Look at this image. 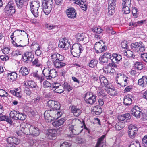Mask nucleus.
Instances as JSON below:
<instances>
[{
    "mask_svg": "<svg viewBox=\"0 0 147 147\" xmlns=\"http://www.w3.org/2000/svg\"><path fill=\"white\" fill-rule=\"evenodd\" d=\"M30 134L34 136H37L40 133V131L38 128L32 126H30Z\"/></svg>",
    "mask_w": 147,
    "mask_h": 147,
    "instance_id": "2eb2a0df",
    "label": "nucleus"
},
{
    "mask_svg": "<svg viewBox=\"0 0 147 147\" xmlns=\"http://www.w3.org/2000/svg\"><path fill=\"white\" fill-rule=\"evenodd\" d=\"M19 72L23 76H25L29 74L28 69L25 67H22L20 69Z\"/></svg>",
    "mask_w": 147,
    "mask_h": 147,
    "instance_id": "c756f323",
    "label": "nucleus"
},
{
    "mask_svg": "<svg viewBox=\"0 0 147 147\" xmlns=\"http://www.w3.org/2000/svg\"><path fill=\"white\" fill-rule=\"evenodd\" d=\"M42 6L44 13L46 15H48L51 12L53 6V0H43Z\"/></svg>",
    "mask_w": 147,
    "mask_h": 147,
    "instance_id": "f257e3e1",
    "label": "nucleus"
},
{
    "mask_svg": "<svg viewBox=\"0 0 147 147\" xmlns=\"http://www.w3.org/2000/svg\"><path fill=\"white\" fill-rule=\"evenodd\" d=\"M131 114L136 118H139L140 117L142 112L138 106H135L131 109Z\"/></svg>",
    "mask_w": 147,
    "mask_h": 147,
    "instance_id": "9b49d317",
    "label": "nucleus"
},
{
    "mask_svg": "<svg viewBox=\"0 0 147 147\" xmlns=\"http://www.w3.org/2000/svg\"><path fill=\"white\" fill-rule=\"evenodd\" d=\"M53 64L55 67L57 69H59L63 67L65 65V63L62 61L57 60L53 62Z\"/></svg>",
    "mask_w": 147,
    "mask_h": 147,
    "instance_id": "412c9836",
    "label": "nucleus"
},
{
    "mask_svg": "<svg viewBox=\"0 0 147 147\" xmlns=\"http://www.w3.org/2000/svg\"><path fill=\"white\" fill-rule=\"evenodd\" d=\"M28 126H30V125L27 124L23 122L22 123L20 126V129L22 132L23 130L25 129V128H26L27 127H28Z\"/></svg>",
    "mask_w": 147,
    "mask_h": 147,
    "instance_id": "864d4df0",
    "label": "nucleus"
},
{
    "mask_svg": "<svg viewBox=\"0 0 147 147\" xmlns=\"http://www.w3.org/2000/svg\"><path fill=\"white\" fill-rule=\"evenodd\" d=\"M108 90H107V93H109V94L111 96H114L115 95V92L116 91L115 90H113L111 88H109Z\"/></svg>",
    "mask_w": 147,
    "mask_h": 147,
    "instance_id": "0e129e2a",
    "label": "nucleus"
},
{
    "mask_svg": "<svg viewBox=\"0 0 147 147\" xmlns=\"http://www.w3.org/2000/svg\"><path fill=\"white\" fill-rule=\"evenodd\" d=\"M19 112L16 111H11L9 114L10 117L14 119L17 120L18 115Z\"/></svg>",
    "mask_w": 147,
    "mask_h": 147,
    "instance_id": "7c9ffc66",
    "label": "nucleus"
},
{
    "mask_svg": "<svg viewBox=\"0 0 147 147\" xmlns=\"http://www.w3.org/2000/svg\"><path fill=\"white\" fill-rule=\"evenodd\" d=\"M138 131V128L137 127L132 125H130L129 127L128 132L129 137L130 138L133 139L137 133Z\"/></svg>",
    "mask_w": 147,
    "mask_h": 147,
    "instance_id": "6e6552de",
    "label": "nucleus"
},
{
    "mask_svg": "<svg viewBox=\"0 0 147 147\" xmlns=\"http://www.w3.org/2000/svg\"><path fill=\"white\" fill-rule=\"evenodd\" d=\"M17 74L15 72H12L8 74V79L11 82H13L16 80L17 78Z\"/></svg>",
    "mask_w": 147,
    "mask_h": 147,
    "instance_id": "5701e85b",
    "label": "nucleus"
},
{
    "mask_svg": "<svg viewBox=\"0 0 147 147\" xmlns=\"http://www.w3.org/2000/svg\"><path fill=\"white\" fill-rule=\"evenodd\" d=\"M16 4L19 8H22L24 5L26 4V2L24 0H16Z\"/></svg>",
    "mask_w": 147,
    "mask_h": 147,
    "instance_id": "72a5a7b5",
    "label": "nucleus"
},
{
    "mask_svg": "<svg viewBox=\"0 0 147 147\" xmlns=\"http://www.w3.org/2000/svg\"><path fill=\"white\" fill-rule=\"evenodd\" d=\"M93 110L97 115H100L102 112L101 107L98 105L94 106L93 108Z\"/></svg>",
    "mask_w": 147,
    "mask_h": 147,
    "instance_id": "cd10ccee",
    "label": "nucleus"
},
{
    "mask_svg": "<svg viewBox=\"0 0 147 147\" xmlns=\"http://www.w3.org/2000/svg\"><path fill=\"white\" fill-rule=\"evenodd\" d=\"M116 0H109L108 2V6L109 8L115 9L116 5Z\"/></svg>",
    "mask_w": 147,
    "mask_h": 147,
    "instance_id": "2f4dec72",
    "label": "nucleus"
},
{
    "mask_svg": "<svg viewBox=\"0 0 147 147\" xmlns=\"http://www.w3.org/2000/svg\"><path fill=\"white\" fill-rule=\"evenodd\" d=\"M34 57V55L30 52H25L23 56V59L24 62L27 61H31Z\"/></svg>",
    "mask_w": 147,
    "mask_h": 147,
    "instance_id": "f8f14e48",
    "label": "nucleus"
},
{
    "mask_svg": "<svg viewBox=\"0 0 147 147\" xmlns=\"http://www.w3.org/2000/svg\"><path fill=\"white\" fill-rule=\"evenodd\" d=\"M51 119L53 118L55 119H57L61 117L63 114L61 112L57 111L51 109Z\"/></svg>",
    "mask_w": 147,
    "mask_h": 147,
    "instance_id": "6ab92c4d",
    "label": "nucleus"
},
{
    "mask_svg": "<svg viewBox=\"0 0 147 147\" xmlns=\"http://www.w3.org/2000/svg\"><path fill=\"white\" fill-rule=\"evenodd\" d=\"M115 70L113 68H110L109 69V68L104 69V72L107 73H114L115 72Z\"/></svg>",
    "mask_w": 147,
    "mask_h": 147,
    "instance_id": "4d7b16f0",
    "label": "nucleus"
},
{
    "mask_svg": "<svg viewBox=\"0 0 147 147\" xmlns=\"http://www.w3.org/2000/svg\"><path fill=\"white\" fill-rule=\"evenodd\" d=\"M38 8H33V9H31L32 13L36 17H37L38 16Z\"/></svg>",
    "mask_w": 147,
    "mask_h": 147,
    "instance_id": "49530a36",
    "label": "nucleus"
},
{
    "mask_svg": "<svg viewBox=\"0 0 147 147\" xmlns=\"http://www.w3.org/2000/svg\"><path fill=\"white\" fill-rule=\"evenodd\" d=\"M71 111L74 115L76 117L80 115L82 112V110L81 108H78L75 106H72Z\"/></svg>",
    "mask_w": 147,
    "mask_h": 147,
    "instance_id": "a211bd4d",
    "label": "nucleus"
},
{
    "mask_svg": "<svg viewBox=\"0 0 147 147\" xmlns=\"http://www.w3.org/2000/svg\"><path fill=\"white\" fill-rule=\"evenodd\" d=\"M57 55L56 61H62L63 60L64 57L62 55L57 53Z\"/></svg>",
    "mask_w": 147,
    "mask_h": 147,
    "instance_id": "774afa93",
    "label": "nucleus"
},
{
    "mask_svg": "<svg viewBox=\"0 0 147 147\" xmlns=\"http://www.w3.org/2000/svg\"><path fill=\"white\" fill-rule=\"evenodd\" d=\"M66 13L68 17L70 18H74L76 17V13L73 8H69L66 10Z\"/></svg>",
    "mask_w": 147,
    "mask_h": 147,
    "instance_id": "ddd939ff",
    "label": "nucleus"
},
{
    "mask_svg": "<svg viewBox=\"0 0 147 147\" xmlns=\"http://www.w3.org/2000/svg\"><path fill=\"white\" fill-rule=\"evenodd\" d=\"M30 3L31 9H33L35 8H37L40 6L39 2L38 0H32Z\"/></svg>",
    "mask_w": 147,
    "mask_h": 147,
    "instance_id": "a878e982",
    "label": "nucleus"
},
{
    "mask_svg": "<svg viewBox=\"0 0 147 147\" xmlns=\"http://www.w3.org/2000/svg\"><path fill=\"white\" fill-rule=\"evenodd\" d=\"M4 11L8 15H11L16 11L15 5L13 1H9L4 9Z\"/></svg>",
    "mask_w": 147,
    "mask_h": 147,
    "instance_id": "7ed1b4c3",
    "label": "nucleus"
},
{
    "mask_svg": "<svg viewBox=\"0 0 147 147\" xmlns=\"http://www.w3.org/2000/svg\"><path fill=\"white\" fill-rule=\"evenodd\" d=\"M147 83V78L144 76L139 79L138 81V84L140 86L142 85L143 87L145 86Z\"/></svg>",
    "mask_w": 147,
    "mask_h": 147,
    "instance_id": "bb28decb",
    "label": "nucleus"
},
{
    "mask_svg": "<svg viewBox=\"0 0 147 147\" xmlns=\"http://www.w3.org/2000/svg\"><path fill=\"white\" fill-rule=\"evenodd\" d=\"M83 49L81 45L78 43L75 44L73 45L72 47L71 48V52L74 57H79Z\"/></svg>",
    "mask_w": 147,
    "mask_h": 147,
    "instance_id": "f03ea898",
    "label": "nucleus"
},
{
    "mask_svg": "<svg viewBox=\"0 0 147 147\" xmlns=\"http://www.w3.org/2000/svg\"><path fill=\"white\" fill-rule=\"evenodd\" d=\"M13 34H14L15 40L17 42H20L22 39V34L20 33V31L18 30H17L13 33Z\"/></svg>",
    "mask_w": 147,
    "mask_h": 147,
    "instance_id": "dca6fc26",
    "label": "nucleus"
},
{
    "mask_svg": "<svg viewBox=\"0 0 147 147\" xmlns=\"http://www.w3.org/2000/svg\"><path fill=\"white\" fill-rule=\"evenodd\" d=\"M107 47L105 45L102 46L101 42H96L94 45V48L96 52L100 53L105 51Z\"/></svg>",
    "mask_w": 147,
    "mask_h": 147,
    "instance_id": "1a4fd4ad",
    "label": "nucleus"
},
{
    "mask_svg": "<svg viewBox=\"0 0 147 147\" xmlns=\"http://www.w3.org/2000/svg\"><path fill=\"white\" fill-rule=\"evenodd\" d=\"M69 130L73 134L75 135H77L81 132L79 131L78 129L74 127L73 126L70 127Z\"/></svg>",
    "mask_w": 147,
    "mask_h": 147,
    "instance_id": "e433bc0d",
    "label": "nucleus"
},
{
    "mask_svg": "<svg viewBox=\"0 0 147 147\" xmlns=\"http://www.w3.org/2000/svg\"><path fill=\"white\" fill-rule=\"evenodd\" d=\"M24 92L28 96H30L31 93V91L29 88L27 87H25L24 88Z\"/></svg>",
    "mask_w": 147,
    "mask_h": 147,
    "instance_id": "052dcab7",
    "label": "nucleus"
},
{
    "mask_svg": "<svg viewBox=\"0 0 147 147\" xmlns=\"http://www.w3.org/2000/svg\"><path fill=\"white\" fill-rule=\"evenodd\" d=\"M141 57L143 60L144 61L147 62V53H143L141 55Z\"/></svg>",
    "mask_w": 147,
    "mask_h": 147,
    "instance_id": "680f3d73",
    "label": "nucleus"
},
{
    "mask_svg": "<svg viewBox=\"0 0 147 147\" xmlns=\"http://www.w3.org/2000/svg\"><path fill=\"white\" fill-rule=\"evenodd\" d=\"M26 118V116L25 115L19 112L18 115L17 120H24Z\"/></svg>",
    "mask_w": 147,
    "mask_h": 147,
    "instance_id": "09e8293b",
    "label": "nucleus"
},
{
    "mask_svg": "<svg viewBox=\"0 0 147 147\" xmlns=\"http://www.w3.org/2000/svg\"><path fill=\"white\" fill-rule=\"evenodd\" d=\"M60 107V105L59 102L57 101H55V105H54L53 109L56 110H58L59 109Z\"/></svg>",
    "mask_w": 147,
    "mask_h": 147,
    "instance_id": "e2e57ef3",
    "label": "nucleus"
},
{
    "mask_svg": "<svg viewBox=\"0 0 147 147\" xmlns=\"http://www.w3.org/2000/svg\"><path fill=\"white\" fill-rule=\"evenodd\" d=\"M126 77L122 73H119L117 74L116 82L118 84L121 86H125L127 85Z\"/></svg>",
    "mask_w": 147,
    "mask_h": 147,
    "instance_id": "39448f33",
    "label": "nucleus"
},
{
    "mask_svg": "<svg viewBox=\"0 0 147 147\" xmlns=\"http://www.w3.org/2000/svg\"><path fill=\"white\" fill-rule=\"evenodd\" d=\"M92 30L93 32L98 34H100L103 31L100 27L98 26H94L92 28Z\"/></svg>",
    "mask_w": 147,
    "mask_h": 147,
    "instance_id": "c9c22d12",
    "label": "nucleus"
},
{
    "mask_svg": "<svg viewBox=\"0 0 147 147\" xmlns=\"http://www.w3.org/2000/svg\"><path fill=\"white\" fill-rule=\"evenodd\" d=\"M45 25L46 28L49 30L53 29L55 28V25L49 23H47Z\"/></svg>",
    "mask_w": 147,
    "mask_h": 147,
    "instance_id": "3c124183",
    "label": "nucleus"
},
{
    "mask_svg": "<svg viewBox=\"0 0 147 147\" xmlns=\"http://www.w3.org/2000/svg\"><path fill=\"white\" fill-rule=\"evenodd\" d=\"M54 90L56 92L59 93H61L64 92V88L63 86L61 85L58 87L54 89Z\"/></svg>",
    "mask_w": 147,
    "mask_h": 147,
    "instance_id": "a19ab883",
    "label": "nucleus"
},
{
    "mask_svg": "<svg viewBox=\"0 0 147 147\" xmlns=\"http://www.w3.org/2000/svg\"><path fill=\"white\" fill-rule=\"evenodd\" d=\"M99 60L100 63L102 64L105 63H108V59L103 55L99 58Z\"/></svg>",
    "mask_w": 147,
    "mask_h": 147,
    "instance_id": "c03bdc74",
    "label": "nucleus"
},
{
    "mask_svg": "<svg viewBox=\"0 0 147 147\" xmlns=\"http://www.w3.org/2000/svg\"><path fill=\"white\" fill-rule=\"evenodd\" d=\"M78 5H80L82 9L84 10H86L87 9V5L85 2H84L81 1Z\"/></svg>",
    "mask_w": 147,
    "mask_h": 147,
    "instance_id": "8fccbe9b",
    "label": "nucleus"
},
{
    "mask_svg": "<svg viewBox=\"0 0 147 147\" xmlns=\"http://www.w3.org/2000/svg\"><path fill=\"white\" fill-rule=\"evenodd\" d=\"M101 85L102 87L105 86L107 88H109L108 86V80L107 79L105 80L104 82L101 84Z\"/></svg>",
    "mask_w": 147,
    "mask_h": 147,
    "instance_id": "69168bd1",
    "label": "nucleus"
},
{
    "mask_svg": "<svg viewBox=\"0 0 147 147\" xmlns=\"http://www.w3.org/2000/svg\"><path fill=\"white\" fill-rule=\"evenodd\" d=\"M132 50L136 52H141L144 51V45L141 42H136L131 44Z\"/></svg>",
    "mask_w": 147,
    "mask_h": 147,
    "instance_id": "423d86ee",
    "label": "nucleus"
},
{
    "mask_svg": "<svg viewBox=\"0 0 147 147\" xmlns=\"http://www.w3.org/2000/svg\"><path fill=\"white\" fill-rule=\"evenodd\" d=\"M42 73L47 79H51L57 76V72L54 69L50 70L48 68L45 69L43 70Z\"/></svg>",
    "mask_w": 147,
    "mask_h": 147,
    "instance_id": "20e7f679",
    "label": "nucleus"
},
{
    "mask_svg": "<svg viewBox=\"0 0 147 147\" xmlns=\"http://www.w3.org/2000/svg\"><path fill=\"white\" fill-rule=\"evenodd\" d=\"M86 34L84 33H78L75 36L76 40L78 41H83L86 38Z\"/></svg>",
    "mask_w": 147,
    "mask_h": 147,
    "instance_id": "393cba45",
    "label": "nucleus"
},
{
    "mask_svg": "<svg viewBox=\"0 0 147 147\" xmlns=\"http://www.w3.org/2000/svg\"><path fill=\"white\" fill-rule=\"evenodd\" d=\"M124 127L123 124L121 122H118L115 125L116 129L117 130H120Z\"/></svg>",
    "mask_w": 147,
    "mask_h": 147,
    "instance_id": "37998d69",
    "label": "nucleus"
},
{
    "mask_svg": "<svg viewBox=\"0 0 147 147\" xmlns=\"http://www.w3.org/2000/svg\"><path fill=\"white\" fill-rule=\"evenodd\" d=\"M28 126V127H26V128H25V129L23 130L22 132L27 135H29L30 134V127Z\"/></svg>",
    "mask_w": 147,
    "mask_h": 147,
    "instance_id": "bf43d9fd",
    "label": "nucleus"
},
{
    "mask_svg": "<svg viewBox=\"0 0 147 147\" xmlns=\"http://www.w3.org/2000/svg\"><path fill=\"white\" fill-rule=\"evenodd\" d=\"M142 144L144 147H147V135L144 136L142 139Z\"/></svg>",
    "mask_w": 147,
    "mask_h": 147,
    "instance_id": "6e6d98bb",
    "label": "nucleus"
},
{
    "mask_svg": "<svg viewBox=\"0 0 147 147\" xmlns=\"http://www.w3.org/2000/svg\"><path fill=\"white\" fill-rule=\"evenodd\" d=\"M123 2H122V5L123 7V12L124 13L127 14L130 12V7H131V3H130L129 5L126 3L125 4Z\"/></svg>",
    "mask_w": 147,
    "mask_h": 147,
    "instance_id": "f3484780",
    "label": "nucleus"
},
{
    "mask_svg": "<svg viewBox=\"0 0 147 147\" xmlns=\"http://www.w3.org/2000/svg\"><path fill=\"white\" fill-rule=\"evenodd\" d=\"M124 55L129 58H134L135 57L133 52L130 50H127V51L124 52Z\"/></svg>",
    "mask_w": 147,
    "mask_h": 147,
    "instance_id": "f704fd0d",
    "label": "nucleus"
},
{
    "mask_svg": "<svg viewBox=\"0 0 147 147\" xmlns=\"http://www.w3.org/2000/svg\"><path fill=\"white\" fill-rule=\"evenodd\" d=\"M128 147H141L138 141H136L135 143L131 144Z\"/></svg>",
    "mask_w": 147,
    "mask_h": 147,
    "instance_id": "338daca9",
    "label": "nucleus"
},
{
    "mask_svg": "<svg viewBox=\"0 0 147 147\" xmlns=\"http://www.w3.org/2000/svg\"><path fill=\"white\" fill-rule=\"evenodd\" d=\"M55 101L53 100H51L48 101L47 104V106L50 108L53 109L55 105Z\"/></svg>",
    "mask_w": 147,
    "mask_h": 147,
    "instance_id": "79ce46f5",
    "label": "nucleus"
},
{
    "mask_svg": "<svg viewBox=\"0 0 147 147\" xmlns=\"http://www.w3.org/2000/svg\"><path fill=\"white\" fill-rule=\"evenodd\" d=\"M54 131H55L54 130L49 129L47 133L48 137L50 139H52L53 137L55 136V134L54 133Z\"/></svg>",
    "mask_w": 147,
    "mask_h": 147,
    "instance_id": "4c0bfd02",
    "label": "nucleus"
},
{
    "mask_svg": "<svg viewBox=\"0 0 147 147\" xmlns=\"http://www.w3.org/2000/svg\"><path fill=\"white\" fill-rule=\"evenodd\" d=\"M98 63L97 61L96 60H91L90 63H89V66L90 67H94Z\"/></svg>",
    "mask_w": 147,
    "mask_h": 147,
    "instance_id": "603ef678",
    "label": "nucleus"
},
{
    "mask_svg": "<svg viewBox=\"0 0 147 147\" xmlns=\"http://www.w3.org/2000/svg\"><path fill=\"white\" fill-rule=\"evenodd\" d=\"M72 144L71 142H64L60 145V147H71Z\"/></svg>",
    "mask_w": 147,
    "mask_h": 147,
    "instance_id": "a18cd8bd",
    "label": "nucleus"
},
{
    "mask_svg": "<svg viewBox=\"0 0 147 147\" xmlns=\"http://www.w3.org/2000/svg\"><path fill=\"white\" fill-rule=\"evenodd\" d=\"M10 92L13 95H15L17 97L21 98L22 96V94L20 92H17V91L13 90H11Z\"/></svg>",
    "mask_w": 147,
    "mask_h": 147,
    "instance_id": "5fc2aeb1",
    "label": "nucleus"
},
{
    "mask_svg": "<svg viewBox=\"0 0 147 147\" xmlns=\"http://www.w3.org/2000/svg\"><path fill=\"white\" fill-rule=\"evenodd\" d=\"M70 42L66 38H63L62 40L60 41L58 46L59 47L65 48V49H67L70 46Z\"/></svg>",
    "mask_w": 147,
    "mask_h": 147,
    "instance_id": "9d476101",
    "label": "nucleus"
},
{
    "mask_svg": "<svg viewBox=\"0 0 147 147\" xmlns=\"http://www.w3.org/2000/svg\"><path fill=\"white\" fill-rule=\"evenodd\" d=\"M130 96V95H128L124 97L123 103L126 105H130L131 103L132 100Z\"/></svg>",
    "mask_w": 147,
    "mask_h": 147,
    "instance_id": "c85d7f7f",
    "label": "nucleus"
},
{
    "mask_svg": "<svg viewBox=\"0 0 147 147\" xmlns=\"http://www.w3.org/2000/svg\"><path fill=\"white\" fill-rule=\"evenodd\" d=\"M97 96L92 92H88L86 93L84 97V99L88 103L92 105L96 100Z\"/></svg>",
    "mask_w": 147,
    "mask_h": 147,
    "instance_id": "0eeeda50",
    "label": "nucleus"
},
{
    "mask_svg": "<svg viewBox=\"0 0 147 147\" xmlns=\"http://www.w3.org/2000/svg\"><path fill=\"white\" fill-rule=\"evenodd\" d=\"M112 63H109L105 67V69L109 68V69L111 68L116 67L117 66L115 63L116 62H112Z\"/></svg>",
    "mask_w": 147,
    "mask_h": 147,
    "instance_id": "ea45409f",
    "label": "nucleus"
},
{
    "mask_svg": "<svg viewBox=\"0 0 147 147\" xmlns=\"http://www.w3.org/2000/svg\"><path fill=\"white\" fill-rule=\"evenodd\" d=\"M24 86H28L29 88L34 89H37L38 86L34 82L32 81H29L26 82L24 84Z\"/></svg>",
    "mask_w": 147,
    "mask_h": 147,
    "instance_id": "aec40b11",
    "label": "nucleus"
},
{
    "mask_svg": "<svg viewBox=\"0 0 147 147\" xmlns=\"http://www.w3.org/2000/svg\"><path fill=\"white\" fill-rule=\"evenodd\" d=\"M8 144L12 146L13 144H18L20 142V140L15 137H8L7 139Z\"/></svg>",
    "mask_w": 147,
    "mask_h": 147,
    "instance_id": "4468645a",
    "label": "nucleus"
},
{
    "mask_svg": "<svg viewBox=\"0 0 147 147\" xmlns=\"http://www.w3.org/2000/svg\"><path fill=\"white\" fill-rule=\"evenodd\" d=\"M8 95V93L4 90L2 89H0V96L1 97H6Z\"/></svg>",
    "mask_w": 147,
    "mask_h": 147,
    "instance_id": "13d9d810",
    "label": "nucleus"
},
{
    "mask_svg": "<svg viewBox=\"0 0 147 147\" xmlns=\"http://www.w3.org/2000/svg\"><path fill=\"white\" fill-rule=\"evenodd\" d=\"M32 63L34 65L37 67H40L42 65V62L37 58L36 59L32 62Z\"/></svg>",
    "mask_w": 147,
    "mask_h": 147,
    "instance_id": "58836bf2",
    "label": "nucleus"
},
{
    "mask_svg": "<svg viewBox=\"0 0 147 147\" xmlns=\"http://www.w3.org/2000/svg\"><path fill=\"white\" fill-rule=\"evenodd\" d=\"M51 109L46 111L44 113V116L46 120L48 122L50 121L52 119H51Z\"/></svg>",
    "mask_w": 147,
    "mask_h": 147,
    "instance_id": "4be33fe9",
    "label": "nucleus"
},
{
    "mask_svg": "<svg viewBox=\"0 0 147 147\" xmlns=\"http://www.w3.org/2000/svg\"><path fill=\"white\" fill-rule=\"evenodd\" d=\"M65 121V120L64 119H61L53 122L52 123V125L54 127H57L62 125Z\"/></svg>",
    "mask_w": 147,
    "mask_h": 147,
    "instance_id": "b1692460",
    "label": "nucleus"
},
{
    "mask_svg": "<svg viewBox=\"0 0 147 147\" xmlns=\"http://www.w3.org/2000/svg\"><path fill=\"white\" fill-rule=\"evenodd\" d=\"M62 85L64 88V91L65 90L69 92L72 89V87L67 82H64L63 84H62Z\"/></svg>",
    "mask_w": 147,
    "mask_h": 147,
    "instance_id": "473e14b6",
    "label": "nucleus"
},
{
    "mask_svg": "<svg viewBox=\"0 0 147 147\" xmlns=\"http://www.w3.org/2000/svg\"><path fill=\"white\" fill-rule=\"evenodd\" d=\"M135 66L138 70H141L143 68V65L141 62H136L135 65Z\"/></svg>",
    "mask_w": 147,
    "mask_h": 147,
    "instance_id": "de8ad7c7",
    "label": "nucleus"
}]
</instances>
